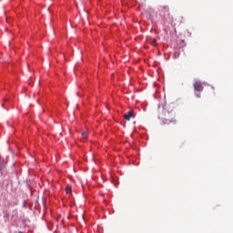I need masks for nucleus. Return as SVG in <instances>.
Listing matches in <instances>:
<instances>
[{
	"label": "nucleus",
	"instance_id": "obj_1",
	"mask_svg": "<svg viewBox=\"0 0 233 233\" xmlns=\"http://www.w3.org/2000/svg\"><path fill=\"white\" fill-rule=\"evenodd\" d=\"M195 92H203V84L199 80H196L193 84Z\"/></svg>",
	"mask_w": 233,
	"mask_h": 233
},
{
	"label": "nucleus",
	"instance_id": "obj_2",
	"mask_svg": "<svg viewBox=\"0 0 233 233\" xmlns=\"http://www.w3.org/2000/svg\"><path fill=\"white\" fill-rule=\"evenodd\" d=\"M134 117V110H129L127 113L124 115V119H126V121H130Z\"/></svg>",
	"mask_w": 233,
	"mask_h": 233
},
{
	"label": "nucleus",
	"instance_id": "obj_3",
	"mask_svg": "<svg viewBox=\"0 0 233 233\" xmlns=\"http://www.w3.org/2000/svg\"><path fill=\"white\" fill-rule=\"evenodd\" d=\"M66 194H72V187L67 186L66 187Z\"/></svg>",
	"mask_w": 233,
	"mask_h": 233
},
{
	"label": "nucleus",
	"instance_id": "obj_4",
	"mask_svg": "<svg viewBox=\"0 0 233 233\" xmlns=\"http://www.w3.org/2000/svg\"><path fill=\"white\" fill-rule=\"evenodd\" d=\"M156 43H157V39L156 38H153L150 42V44L153 46H156Z\"/></svg>",
	"mask_w": 233,
	"mask_h": 233
},
{
	"label": "nucleus",
	"instance_id": "obj_5",
	"mask_svg": "<svg viewBox=\"0 0 233 233\" xmlns=\"http://www.w3.org/2000/svg\"><path fill=\"white\" fill-rule=\"evenodd\" d=\"M87 135H88V132H86V131H84L81 133V136H82V137H84V139H86Z\"/></svg>",
	"mask_w": 233,
	"mask_h": 233
},
{
	"label": "nucleus",
	"instance_id": "obj_6",
	"mask_svg": "<svg viewBox=\"0 0 233 233\" xmlns=\"http://www.w3.org/2000/svg\"><path fill=\"white\" fill-rule=\"evenodd\" d=\"M197 97H201V94H196Z\"/></svg>",
	"mask_w": 233,
	"mask_h": 233
},
{
	"label": "nucleus",
	"instance_id": "obj_7",
	"mask_svg": "<svg viewBox=\"0 0 233 233\" xmlns=\"http://www.w3.org/2000/svg\"><path fill=\"white\" fill-rule=\"evenodd\" d=\"M174 123H176V120H174Z\"/></svg>",
	"mask_w": 233,
	"mask_h": 233
}]
</instances>
